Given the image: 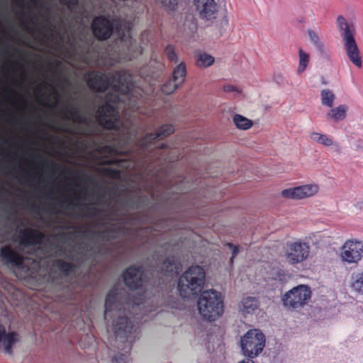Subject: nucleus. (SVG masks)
<instances>
[{"instance_id": "1", "label": "nucleus", "mask_w": 363, "mask_h": 363, "mask_svg": "<svg viewBox=\"0 0 363 363\" xmlns=\"http://www.w3.org/2000/svg\"><path fill=\"white\" fill-rule=\"evenodd\" d=\"M113 240V225L103 230L75 226L50 240L39 230L26 228L6 206L0 208V257L21 277H31L46 264L53 279H72L87 272L104 242Z\"/></svg>"}, {"instance_id": "2", "label": "nucleus", "mask_w": 363, "mask_h": 363, "mask_svg": "<svg viewBox=\"0 0 363 363\" xmlns=\"http://www.w3.org/2000/svg\"><path fill=\"white\" fill-rule=\"evenodd\" d=\"M70 13L76 18H84L91 11L102 13L95 17L91 23L93 33L99 40H105L113 35L115 39L105 50L101 48L99 40H93L83 37L79 41L69 38V47L66 55L69 63L76 67L81 65L89 67H100L104 63V55L115 61L132 60L142 53L140 46L130 34L129 21L117 15L114 11L110 13L106 11L107 2L105 0H60Z\"/></svg>"}, {"instance_id": "3", "label": "nucleus", "mask_w": 363, "mask_h": 363, "mask_svg": "<svg viewBox=\"0 0 363 363\" xmlns=\"http://www.w3.org/2000/svg\"><path fill=\"white\" fill-rule=\"evenodd\" d=\"M125 285L132 291L116 286L107 294L104 317L108 330L113 333L111 345L120 350L113 357L115 363H126L131 344L140 337L138 323L140 318L153 308V300L143 287L147 282L142 267L131 266L123 273Z\"/></svg>"}, {"instance_id": "4", "label": "nucleus", "mask_w": 363, "mask_h": 363, "mask_svg": "<svg viewBox=\"0 0 363 363\" xmlns=\"http://www.w3.org/2000/svg\"><path fill=\"white\" fill-rule=\"evenodd\" d=\"M84 78L94 91L103 92L110 89L116 92L113 103L106 101L97 106L94 116L101 126L120 133V113L115 104L123 101L131 108H138L136 98L132 92V76L125 70L107 73L93 70L86 72Z\"/></svg>"}, {"instance_id": "5", "label": "nucleus", "mask_w": 363, "mask_h": 363, "mask_svg": "<svg viewBox=\"0 0 363 363\" xmlns=\"http://www.w3.org/2000/svg\"><path fill=\"white\" fill-rule=\"evenodd\" d=\"M206 274L199 265L189 267L179 277L178 289L182 296L189 297L201 291L205 284Z\"/></svg>"}, {"instance_id": "6", "label": "nucleus", "mask_w": 363, "mask_h": 363, "mask_svg": "<svg viewBox=\"0 0 363 363\" xmlns=\"http://www.w3.org/2000/svg\"><path fill=\"white\" fill-rule=\"evenodd\" d=\"M197 303L201 315L209 321L216 320L223 313L222 296L216 290L203 291L201 294Z\"/></svg>"}, {"instance_id": "7", "label": "nucleus", "mask_w": 363, "mask_h": 363, "mask_svg": "<svg viewBox=\"0 0 363 363\" xmlns=\"http://www.w3.org/2000/svg\"><path fill=\"white\" fill-rule=\"evenodd\" d=\"M337 24L347 56L354 65L362 67L360 51L354 39L355 28L354 25L349 23L342 16L337 17Z\"/></svg>"}, {"instance_id": "8", "label": "nucleus", "mask_w": 363, "mask_h": 363, "mask_svg": "<svg viewBox=\"0 0 363 363\" xmlns=\"http://www.w3.org/2000/svg\"><path fill=\"white\" fill-rule=\"evenodd\" d=\"M265 342V335L261 330L258 329L249 330L240 340L243 354L250 359L257 357L262 352Z\"/></svg>"}, {"instance_id": "9", "label": "nucleus", "mask_w": 363, "mask_h": 363, "mask_svg": "<svg viewBox=\"0 0 363 363\" xmlns=\"http://www.w3.org/2000/svg\"><path fill=\"white\" fill-rule=\"evenodd\" d=\"M311 291L306 285H298L287 291L281 300L285 308L290 310L301 308L311 298Z\"/></svg>"}, {"instance_id": "10", "label": "nucleus", "mask_w": 363, "mask_h": 363, "mask_svg": "<svg viewBox=\"0 0 363 363\" xmlns=\"http://www.w3.org/2000/svg\"><path fill=\"white\" fill-rule=\"evenodd\" d=\"M310 253L308 243L301 241L288 242L285 247L284 257L290 264H296L306 260Z\"/></svg>"}, {"instance_id": "11", "label": "nucleus", "mask_w": 363, "mask_h": 363, "mask_svg": "<svg viewBox=\"0 0 363 363\" xmlns=\"http://www.w3.org/2000/svg\"><path fill=\"white\" fill-rule=\"evenodd\" d=\"M64 117L79 126V134L87 135L91 133V120L88 118L76 106L70 105L66 107L64 110Z\"/></svg>"}, {"instance_id": "12", "label": "nucleus", "mask_w": 363, "mask_h": 363, "mask_svg": "<svg viewBox=\"0 0 363 363\" xmlns=\"http://www.w3.org/2000/svg\"><path fill=\"white\" fill-rule=\"evenodd\" d=\"M342 261L349 264H356L363 257V243L358 240H348L340 248Z\"/></svg>"}, {"instance_id": "13", "label": "nucleus", "mask_w": 363, "mask_h": 363, "mask_svg": "<svg viewBox=\"0 0 363 363\" xmlns=\"http://www.w3.org/2000/svg\"><path fill=\"white\" fill-rule=\"evenodd\" d=\"M153 259L155 262L152 264L153 271L167 277H172L178 272V263L174 257H159L158 255H155Z\"/></svg>"}, {"instance_id": "14", "label": "nucleus", "mask_w": 363, "mask_h": 363, "mask_svg": "<svg viewBox=\"0 0 363 363\" xmlns=\"http://www.w3.org/2000/svg\"><path fill=\"white\" fill-rule=\"evenodd\" d=\"M318 191L316 184H307L282 191L284 197L290 199H303L315 195Z\"/></svg>"}, {"instance_id": "15", "label": "nucleus", "mask_w": 363, "mask_h": 363, "mask_svg": "<svg viewBox=\"0 0 363 363\" xmlns=\"http://www.w3.org/2000/svg\"><path fill=\"white\" fill-rule=\"evenodd\" d=\"M194 3L203 18L210 20L215 18L218 8L214 0H195Z\"/></svg>"}, {"instance_id": "16", "label": "nucleus", "mask_w": 363, "mask_h": 363, "mask_svg": "<svg viewBox=\"0 0 363 363\" xmlns=\"http://www.w3.org/2000/svg\"><path fill=\"white\" fill-rule=\"evenodd\" d=\"M18 341V335L15 333H6L4 325H0V350L11 354L13 346Z\"/></svg>"}, {"instance_id": "17", "label": "nucleus", "mask_w": 363, "mask_h": 363, "mask_svg": "<svg viewBox=\"0 0 363 363\" xmlns=\"http://www.w3.org/2000/svg\"><path fill=\"white\" fill-rule=\"evenodd\" d=\"M174 132V128L171 125H164L160 127L156 133H149L144 137L141 142L140 145L144 149L149 148L150 143L156 138H163Z\"/></svg>"}, {"instance_id": "18", "label": "nucleus", "mask_w": 363, "mask_h": 363, "mask_svg": "<svg viewBox=\"0 0 363 363\" xmlns=\"http://www.w3.org/2000/svg\"><path fill=\"white\" fill-rule=\"evenodd\" d=\"M259 302L255 297L247 296L242 298L239 305V309L242 313H252L257 308Z\"/></svg>"}, {"instance_id": "19", "label": "nucleus", "mask_w": 363, "mask_h": 363, "mask_svg": "<svg viewBox=\"0 0 363 363\" xmlns=\"http://www.w3.org/2000/svg\"><path fill=\"white\" fill-rule=\"evenodd\" d=\"M348 107L346 105H340L330 109L327 113V118L335 122L342 121L346 118Z\"/></svg>"}, {"instance_id": "20", "label": "nucleus", "mask_w": 363, "mask_h": 363, "mask_svg": "<svg viewBox=\"0 0 363 363\" xmlns=\"http://www.w3.org/2000/svg\"><path fill=\"white\" fill-rule=\"evenodd\" d=\"M352 289L359 294H363V272H354L350 280Z\"/></svg>"}, {"instance_id": "21", "label": "nucleus", "mask_w": 363, "mask_h": 363, "mask_svg": "<svg viewBox=\"0 0 363 363\" xmlns=\"http://www.w3.org/2000/svg\"><path fill=\"white\" fill-rule=\"evenodd\" d=\"M186 75V65L182 62L174 68L172 79L179 84L182 85L185 81Z\"/></svg>"}, {"instance_id": "22", "label": "nucleus", "mask_w": 363, "mask_h": 363, "mask_svg": "<svg viewBox=\"0 0 363 363\" xmlns=\"http://www.w3.org/2000/svg\"><path fill=\"white\" fill-rule=\"evenodd\" d=\"M321 103L323 105L333 107V102L335 99V95L333 92L328 89H323L320 93Z\"/></svg>"}, {"instance_id": "23", "label": "nucleus", "mask_w": 363, "mask_h": 363, "mask_svg": "<svg viewBox=\"0 0 363 363\" xmlns=\"http://www.w3.org/2000/svg\"><path fill=\"white\" fill-rule=\"evenodd\" d=\"M196 64L199 67H206L213 64L214 57L207 53H199L197 55Z\"/></svg>"}, {"instance_id": "24", "label": "nucleus", "mask_w": 363, "mask_h": 363, "mask_svg": "<svg viewBox=\"0 0 363 363\" xmlns=\"http://www.w3.org/2000/svg\"><path fill=\"white\" fill-rule=\"evenodd\" d=\"M233 122L238 128L243 130L250 128L252 125L250 120L239 114L234 116Z\"/></svg>"}, {"instance_id": "25", "label": "nucleus", "mask_w": 363, "mask_h": 363, "mask_svg": "<svg viewBox=\"0 0 363 363\" xmlns=\"http://www.w3.org/2000/svg\"><path fill=\"white\" fill-rule=\"evenodd\" d=\"M299 65L297 69V73L301 74L306 68L309 62V55L306 53L302 49H299Z\"/></svg>"}, {"instance_id": "26", "label": "nucleus", "mask_w": 363, "mask_h": 363, "mask_svg": "<svg viewBox=\"0 0 363 363\" xmlns=\"http://www.w3.org/2000/svg\"><path fill=\"white\" fill-rule=\"evenodd\" d=\"M181 85L174 82L172 79H169L164 83L161 87V91L165 94H170L174 92Z\"/></svg>"}, {"instance_id": "27", "label": "nucleus", "mask_w": 363, "mask_h": 363, "mask_svg": "<svg viewBox=\"0 0 363 363\" xmlns=\"http://www.w3.org/2000/svg\"><path fill=\"white\" fill-rule=\"evenodd\" d=\"M308 35L310 39V41L319 50H322L323 48V44L320 42L319 38V33L314 30L309 29L308 30Z\"/></svg>"}, {"instance_id": "28", "label": "nucleus", "mask_w": 363, "mask_h": 363, "mask_svg": "<svg viewBox=\"0 0 363 363\" xmlns=\"http://www.w3.org/2000/svg\"><path fill=\"white\" fill-rule=\"evenodd\" d=\"M158 1L167 11H174L178 4V0H158Z\"/></svg>"}, {"instance_id": "29", "label": "nucleus", "mask_w": 363, "mask_h": 363, "mask_svg": "<svg viewBox=\"0 0 363 363\" xmlns=\"http://www.w3.org/2000/svg\"><path fill=\"white\" fill-rule=\"evenodd\" d=\"M319 144H321L324 146L330 147L335 145L336 147H337V145L333 141V138L327 135L322 134V136L320 138V141Z\"/></svg>"}, {"instance_id": "30", "label": "nucleus", "mask_w": 363, "mask_h": 363, "mask_svg": "<svg viewBox=\"0 0 363 363\" xmlns=\"http://www.w3.org/2000/svg\"><path fill=\"white\" fill-rule=\"evenodd\" d=\"M166 55L172 62H177V57L172 46H167L165 50Z\"/></svg>"}, {"instance_id": "31", "label": "nucleus", "mask_w": 363, "mask_h": 363, "mask_svg": "<svg viewBox=\"0 0 363 363\" xmlns=\"http://www.w3.org/2000/svg\"><path fill=\"white\" fill-rule=\"evenodd\" d=\"M223 90L226 92H235L236 94H240L241 92L238 87L230 84L224 86Z\"/></svg>"}, {"instance_id": "32", "label": "nucleus", "mask_w": 363, "mask_h": 363, "mask_svg": "<svg viewBox=\"0 0 363 363\" xmlns=\"http://www.w3.org/2000/svg\"><path fill=\"white\" fill-rule=\"evenodd\" d=\"M322 136V134L321 133H317V132H313L311 133V134L310 135V138L311 139L314 141V142H316L318 143H320V138Z\"/></svg>"}, {"instance_id": "33", "label": "nucleus", "mask_w": 363, "mask_h": 363, "mask_svg": "<svg viewBox=\"0 0 363 363\" xmlns=\"http://www.w3.org/2000/svg\"><path fill=\"white\" fill-rule=\"evenodd\" d=\"M229 247L233 249V255L230 257V263H233V259L239 252V247L238 246H233L231 244H229Z\"/></svg>"}, {"instance_id": "34", "label": "nucleus", "mask_w": 363, "mask_h": 363, "mask_svg": "<svg viewBox=\"0 0 363 363\" xmlns=\"http://www.w3.org/2000/svg\"><path fill=\"white\" fill-rule=\"evenodd\" d=\"M284 272L281 269H276V276L273 277V279L282 281L284 279Z\"/></svg>"}, {"instance_id": "35", "label": "nucleus", "mask_w": 363, "mask_h": 363, "mask_svg": "<svg viewBox=\"0 0 363 363\" xmlns=\"http://www.w3.org/2000/svg\"><path fill=\"white\" fill-rule=\"evenodd\" d=\"M238 363H255L252 359H247L245 360L240 361Z\"/></svg>"}, {"instance_id": "36", "label": "nucleus", "mask_w": 363, "mask_h": 363, "mask_svg": "<svg viewBox=\"0 0 363 363\" xmlns=\"http://www.w3.org/2000/svg\"><path fill=\"white\" fill-rule=\"evenodd\" d=\"M40 7L43 8V9H46L48 11H50V8L49 6H47L45 4L43 3V4H40Z\"/></svg>"}, {"instance_id": "37", "label": "nucleus", "mask_w": 363, "mask_h": 363, "mask_svg": "<svg viewBox=\"0 0 363 363\" xmlns=\"http://www.w3.org/2000/svg\"><path fill=\"white\" fill-rule=\"evenodd\" d=\"M113 216L112 214H108V215H107V218H105V219H106V220H109V221H114V220H115V219L113 218Z\"/></svg>"}, {"instance_id": "38", "label": "nucleus", "mask_w": 363, "mask_h": 363, "mask_svg": "<svg viewBox=\"0 0 363 363\" xmlns=\"http://www.w3.org/2000/svg\"><path fill=\"white\" fill-rule=\"evenodd\" d=\"M40 16L43 18H45L47 21H49L50 20V18L48 15H45V13H40Z\"/></svg>"}, {"instance_id": "39", "label": "nucleus", "mask_w": 363, "mask_h": 363, "mask_svg": "<svg viewBox=\"0 0 363 363\" xmlns=\"http://www.w3.org/2000/svg\"><path fill=\"white\" fill-rule=\"evenodd\" d=\"M32 1H33V3L35 5H36V6H38V0H32Z\"/></svg>"}, {"instance_id": "40", "label": "nucleus", "mask_w": 363, "mask_h": 363, "mask_svg": "<svg viewBox=\"0 0 363 363\" xmlns=\"http://www.w3.org/2000/svg\"><path fill=\"white\" fill-rule=\"evenodd\" d=\"M165 147H166V145H165L164 144H162V148H163V149H164V148H165Z\"/></svg>"}, {"instance_id": "41", "label": "nucleus", "mask_w": 363, "mask_h": 363, "mask_svg": "<svg viewBox=\"0 0 363 363\" xmlns=\"http://www.w3.org/2000/svg\"><path fill=\"white\" fill-rule=\"evenodd\" d=\"M225 24L226 25L228 23V21L227 20H225Z\"/></svg>"}]
</instances>
